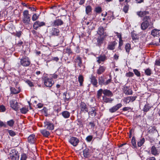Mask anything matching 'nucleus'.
Returning <instances> with one entry per match:
<instances>
[{"instance_id": "f257e3e1", "label": "nucleus", "mask_w": 160, "mask_h": 160, "mask_svg": "<svg viewBox=\"0 0 160 160\" xmlns=\"http://www.w3.org/2000/svg\"><path fill=\"white\" fill-rule=\"evenodd\" d=\"M143 22L141 25V28L143 30L146 29L150 25H152L153 23L151 22V18L149 16H146L142 19Z\"/></svg>"}, {"instance_id": "f03ea898", "label": "nucleus", "mask_w": 160, "mask_h": 160, "mask_svg": "<svg viewBox=\"0 0 160 160\" xmlns=\"http://www.w3.org/2000/svg\"><path fill=\"white\" fill-rule=\"evenodd\" d=\"M22 22L25 24L27 25L30 23V15L29 14L28 10H25L22 12Z\"/></svg>"}, {"instance_id": "7ed1b4c3", "label": "nucleus", "mask_w": 160, "mask_h": 160, "mask_svg": "<svg viewBox=\"0 0 160 160\" xmlns=\"http://www.w3.org/2000/svg\"><path fill=\"white\" fill-rule=\"evenodd\" d=\"M111 79L110 78L106 80V78H104L103 76H101L98 78L99 84L101 85H106L111 82Z\"/></svg>"}, {"instance_id": "20e7f679", "label": "nucleus", "mask_w": 160, "mask_h": 160, "mask_svg": "<svg viewBox=\"0 0 160 160\" xmlns=\"http://www.w3.org/2000/svg\"><path fill=\"white\" fill-rule=\"evenodd\" d=\"M19 157L18 152L14 149L12 150L10 153V158L11 160H18Z\"/></svg>"}, {"instance_id": "39448f33", "label": "nucleus", "mask_w": 160, "mask_h": 160, "mask_svg": "<svg viewBox=\"0 0 160 160\" xmlns=\"http://www.w3.org/2000/svg\"><path fill=\"white\" fill-rule=\"evenodd\" d=\"M21 64L24 67H27L30 64L31 62L28 57H24L20 59Z\"/></svg>"}, {"instance_id": "423d86ee", "label": "nucleus", "mask_w": 160, "mask_h": 160, "mask_svg": "<svg viewBox=\"0 0 160 160\" xmlns=\"http://www.w3.org/2000/svg\"><path fill=\"white\" fill-rule=\"evenodd\" d=\"M54 83V81L51 78L46 77L44 78V84L47 87H51Z\"/></svg>"}, {"instance_id": "0eeeda50", "label": "nucleus", "mask_w": 160, "mask_h": 160, "mask_svg": "<svg viewBox=\"0 0 160 160\" xmlns=\"http://www.w3.org/2000/svg\"><path fill=\"white\" fill-rule=\"evenodd\" d=\"M10 107L16 111H17L19 108L18 102L15 100H12L9 102Z\"/></svg>"}, {"instance_id": "6e6552de", "label": "nucleus", "mask_w": 160, "mask_h": 160, "mask_svg": "<svg viewBox=\"0 0 160 160\" xmlns=\"http://www.w3.org/2000/svg\"><path fill=\"white\" fill-rule=\"evenodd\" d=\"M96 61L98 64L103 63L107 59V58L105 55H100L97 57Z\"/></svg>"}, {"instance_id": "1a4fd4ad", "label": "nucleus", "mask_w": 160, "mask_h": 160, "mask_svg": "<svg viewBox=\"0 0 160 160\" xmlns=\"http://www.w3.org/2000/svg\"><path fill=\"white\" fill-rule=\"evenodd\" d=\"M69 142L73 146L76 147L78 145L79 141L76 137H72L70 138Z\"/></svg>"}, {"instance_id": "9d476101", "label": "nucleus", "mask_w": 160, "mask_h": 160, "mask_svg": "<svg viewBox=\"0 0 160 160\" xmlns=\"http://www.w3.org/2000/svg\"><path fill=\"white\" fill-rule=\"evenodd\" d=\"M122 104L119 103L117 104L115 106H114L109 109V111L111 113H113L117 111L119 108L122 106Z\"/></svg>"}, {"instance_id": "9b49d317", "label": "nucleus", "mask_w": 160, "mask_h": 160, "mask_svg": "<svg viewBox=\"0 0 160 160\" xmlns=\"http://www.w3.org/2000/svg\"><path fill=\"white\" fill-rule=\"evenodd\" d=\"M45 24V23L43 22L37 21L34 23L33 27L35 29L37 30L38 27L44 26Z\"/></svg>"}, {"instance_id": "f8f14e48", "label": "nucleus", "mask_w": 160, "mask_h": 160, "mask_svg": "<svg viewBox=\"0 0 160 160\" xmlns=\"http://www.w3.org/2000/svg\"><path fill=\"white\" fill-rule=\"evenodd\" d=\"M44 127L48 129L52 130L54 129V126L52 123L46 121L44 122Z\"/></svg>"}, {"instance_id": "ddd939ff", "label": "nucleus", "mask_w": 160, "mask_h": 160, "mask_svg": "<svg viewBox=\"0 0 160 160\" xmlns=\"http://www.w3.org/2000/svg\"><path fill=\"white\" fill-rule=\"evenodd\" d=\"M104 29L103 28L100 26L98 28V33L100 35L99 36H104L105 38L107 36V34L106 32H104Z\"/></svg>"}, {"instance_id": "4468645a", "label": "nucleus", "mask_w": 160, "mask_h": 160, "mask_svg": "<svg viewBox=\"0 0 160 160\" xmlns=\"http://www.w3.org/2000/svg\"><path fill=\"white\" fill-rule=\"evenodd\" d=\"M81 110L85 113L88 112V108L86 104L84 102H81L80 104Z\"/></svg>"}, {"instance_id": "2eb2a0df", "label": "nucleus", "mask_w": 160, "mask_h": 160, "mask_svg": "<svg viewBox=\"0 0 160 160\" xmlns=\"http://www.w3.org/2000/svg\"><path fill=\"white\" fill-rule=\"evenodd\" d=\"M90 80L91 82L93 85L96 87H97L98 82L96 77L92 75L90 76Z\"/></svg>"}, {"instance_id": "dca6fc26", "label": "nucleus", "mask_w": 160, "mask_h": 160, "mask_svg": "<svg viewBox=\"0 0 160 160\" xmlns=\"http://www.w3.org/2000/svg\"><path fill=\"white\" fill-rule=\"evenodd\" d=\"M123 90L124 92L127 95H131L132 94V90L128 86H124L123 88Z\"/></svg>"}, {"instance_id": "f3484780", "label": "nucleus", "mask_w": 160, "mask_h": 160, "mask_svg": "<svg viewBox=\"0 0 160 160\" xmlns=\"http://www.w3.org/2000/svg\"><path fill=\"white\" fill-rule=\"evenodd\" d=\"M151 34L154 37H158L160 36V30L155 29L152 31Z\"/></svg>"}, {"instance_id": "a211bd4d", "label": "nucleus", "mask_w": 160, "mask_h": 160, "mask_svg": "<svg viewBox=\"0 0 160 160\" xmlns=\"http://www.w3.org/2000/svg\"><path fill=\"white\" fill-rule=\"evenodd\" d=\"M151 152V154L154 156L158 155L159 153L158 149L154 146L152 147Z\"/></svg>"}, {"instance_id": "6ab92c4d", "label": "nucleus", "mask_w": 160, "mask_h": 160, "mask_svg": "<svg viewBox=\"0 0 160 160\" xmlns=\"http://www.w3.org/2000/svg\"><path fill=\"white\" fill-rule=\"evenodd\" d=\"M60 31L57 28H52L51 31V34L52 35L58 36L59 35Z\"/></svg>"}, {"instance_id": "aec40b11", "label": "nucleus", "mask_w": 160, "mask_h": 160, "mask_svg": "<svg viewBox=\"0 0 160 160\" xmlns=\"http://www.w3.org/2000/svg\"><path fill=\"white\" fill-rule=\"evenodd\" d=\"M63 98L65 102H69L71 100L70 94L68 93L67 92L63 93Z\"/></svg>"}, {"instance_id": "412c9836", "label": "nucleus", "mask_w": 160, "mask_h": 160, "mask_svg": "<svg viewBox=\"0 0 160 160\" xmlns=\"http://www.w3.org/2000/svg\"><path fill=\"white\" fill-rule=\"evenodd\" d=\"M74 62L76 64H77L78 66L81 67L82 66V58L79 56H77L74 59Z\"/></svg>"}, {"instance_id": "4be33fe9", "label": "nucleus", "mask_w": 160, "mask_h": 160, "mask_svg": "<svg viewBox=\"0 0 160 160\" xmlns=\"http://www.w3.org/2000/svg\"><path fill=\"white\" fill-rule=\"evenodd\" d=\"M107 97V96H106L105 95H103L102 96V102L106 103H112L114 99L110 98H108Z\"/></svg>"}, {"instance_id": "5701e85b", "label": "nucleus", "mask_w": 160, "mask_h": 160, "mask_svg": "<svg viewBox=\"0 0 160 160\" xmlns=\"http://www.w3.org/2000/svg\"><path fill=\"white\" fill-rule=\"evenodd\" d=\"M137 15L140 17L144 18L149 14V12L147 11H139L137 12Z\"/></svg>"}, {"instance_id": "b1692460", "label": "nucleus", "mask_w": 160, "mask_h": 160, "mask_svg": "<svg viewBox=\"0 0 160 160\" xmlns=\"http://www.w3.org/2000/svg\"><path fill=\"white\" fill-rule=\"evenodd\" d=\"M106 69V67H105L100 66L97 71V73L98 75L102 74L104 72Z\"/></svg>"}, {"instance_id": "393cba45", "label": "nucleus", "mask_w": 160, "mask_h": 160, "mask_svg": "<svg viewBox=\"0 0 160 160\" xmlns=\"http://www.w3.org/2000/svg\"><path fill=\"white\" fill-rule=\"evenodd\" d=\"M117 44L115 41L111 42L108 44L107 48L110 50H113L115 49V46Z\"/></svg>"}, {"instance_id": "a878e982", "label": "nucleus", "mask_w": 160, "mask_h": 160, "mask_svg": "<svg viewBox=\"0 0 160 160\" xmlns=\"http://www.w3.org/2000/svg\"><path fill=\"white\" fill-rule=\"evenodd\" d=\"M63 24V21L61 19H56L54 21L53 26H61Z\"/></svg>"}, {"instance_id": "bb28decb", "label": "nucleus", "mask_w": 160, "mask_h": 160, "mask_svg": "<svg viewBox=\"0 0 160 160\" xmlns=\"http://www.w3.org/2000/svg\"><path fill=\"white\" fill-rule=\"evenodd\" d=\"M104 95L108 97H112L113 94L112 92L109 90L107 89L103 90Z\"/></svg>"}, {"instance_id": "cd10ccee", "label": "nucleus", "mask_w": 160, "mask_h": 160, "mask_svg": "<svg viewBox=\"0 0 160 160\" xmlns=\"http://www.w3.org/2000/svg\"><path fill=\"white\" fill-rule=\"evenodd\" d=\"M104 36H99L97 39V44L98 46H100L102 43L104 38Z\"/></svg>"}, {"instance_id": "c85d7f7f", "label": "nucleus", "mask_w": 160, "mask_h": 160, "mask_svg": "<svg viewBox=\"0 0 160 160\" xmlns=\"http://www.w3.org/2000/svg\"><path fill=\"white\" fill-rule=\"evenodd\" d=\"M35 139V135L33 134L30 135L28 138V140L29 142L31 143H33Z\"/></svg>"}, {"instance_id": "c756f323", "label": "nucleus", "mask_w": 160, "mask_h": 160, "mask_svg": "<svg viewBox=\"0 0 160 160\" xmlns=\"http://www.w3.org/2000/svg\"><path fill=\"white\" fill-rule=\"evenodd\" d=\"M91 109V111L88 112V114L92 117L95 116L97 114L96 109L94 107H92Z\"/></svg>"}, {"instance_id": "7c9ffc66", "label": "nucleus", "mask_w": 160, "mask_h": 160, "mask_svg": "<svg viewBox=\"0 0 160 160\" xmlns=\"http://www.w3.org/2000/svg\"><path fill=\"white\" fill-rule=\"evenodd\" d=\"M40 132L43 136L48 137L50 135V133L48 131L45 129L41 130Z\"/></svg>"}, {"instance_id": "2f4dec72", "label": "nucleus", "mask_w": 160, "mask_h": 160, "mask_svg": "<svg viewBox=\"0 0 160 160\" xmlns=\"http://www.w3.org/2000/svg\"><path fill=\"white\" fill-rule=\"evenodd\" d=\"M62 116L65 118H69L70 116V113L68 111H64L61 113Z\"/></svg>"}, {"instance_id": "473e14b6", "label": "nucleus", "mask_w": 160, "mask_h": 160, "mask_svg": "<svg viewBox=\"0 0 160 160\" xmlns=\"http://www.w3.org/2000/svg\"><path fill=\"white\" fill-rule=\"evenodd\" d=\"M10 91L11 93L12 94H16L19 93L20 92V90L19 88L16 89L13 87L10 88Z\"/></svg>"}, {"instance_id": "72a5a7b5", "label": "nucleus", "mask_w": 160, "mask_h": 160, "mask_svg": "<svg viewBox=\"0 0 160 160\" xmlns=\"http://www.w3.org/2000/svg\"><path fill=\"white\" fill-rule=\"evenodd\" d=\"M83 154L84 157L85 158H88L90 156L89 149H85L83 151Z\"/></svg>"}, {"instance_id": "f704fd0d", "label": "nucleus", "mask_w": 160, "mask_h": 160, "mask_svg": "<svg viewBox=\"0 0 160 160\" xmlns=\"http://www.w3.org/2000/svg\"><path fill=\"white\" fill-rule=\"evenodd\" d=\"M103 94V90L102 89H100L97 91V97L98 99L100 98L101 96L102 93Z\"/></svg>"}, {"instance_id": "c9c22d12", "label": "nucleus", "mask_w": 160, "mask_h": 160, "mask_svg": "<svg viewBox=\"0 0 160 160\" xmlns=\"http://www.w3.org/2000/svg\"><path fill=\"white\" fill-rule=\"evenodd\" d=\"M78 81L80 83V86H82L84 81V78L82 75H79L78 77Z\"/></svg>"}, {"instance_id": "e433bc0d", "label": "nucleus", "mask_w": 160, "mask_h": 160, "mask_svg": "<svg viewBox=\"0 0 160 160\" xmlns=\"http://www.w3.org/2000/svg\"><path fill=\"white\" fill-rule=\"evenodd\" d=\"M92 8L91 7L90 5H88L86 7V13L88 15H89L91 12Z\"/></svg>"}, {"instance_id": "4c0bfd02", "label": "nucleus", "mask_w": 160, "mask_h": 160, "mask_svg": "<svg viewBox=\"0 0 160 160\" xmlns=\"http://www.w3.org/2000/svg\"><path fill=\"white\" fill-rule=\"evenodd\" d=\"M114 16L113 13L112 12H110L108 14L107 17V20L111 21L114 19Z\"/></svg>"}, {"instance_id": "58836bf2", "label": "nucleus", "mask_w": 160, "mask_h": 160, "mask_svg": "<svg viewBox=\"0 0 160 160\" xmlns=\"http://www.w3.org/2000/svg\"><path fill=\"white\" fill-rule=\"evenodd\" d=\"M28 108L23 107L20 109V111L22 114H26L28 111Z\"/></svg>"}, {"instance_id": "ea45409f", "label": "nucleus", "mask_w": 160, "mask_h": 160, "mask_svg": "<svg viewBox=\"0 0 160 160\" xmlns=\"http://www.w3.org/2000/svg\"><path fill=\"white\" fill-rule=\"evenodd\" d=\"M39 15L37 13L34 14L32 17V19L33 21L37 20L39 18Z\"/></svg>"}, {"instance_id": "a19ab883", "label": "nucleus", "mask_w": 160, "mask_h": 160, "mask_svg": "<svg viewBox=\"0 0 160 160\" xmlns=\"http://www.w3.org/2000/svg\"><path fill=\"white\" fill-rule=\"evenodd\" d=\"M125 48L126 52L128 53L131 49V45L129 43H127L125 45Z\"/></svg>"}, {"instance_id": "79ce46f5", "label": "nucleus", "mask_w": 160, "mask_h": 160, "mask_svg": "<svg viewBox=\"0 0 160 160\" xmlns=\"http://www.w3.org/2000/svg\"><path fill=\"white\" fill-rule=\"evenodd\" d=\"M144 142L145 139L144 138H142L138 142V146L139 147L141 146L144 143Z\"/></svg>"}, {"instance_id": "37998d69", "label": "nucleus", "mask_w": 160, "mask_h": 160, "mask_svg": "<svg viewBox=\"0 0 160 160\" xmlns=\"http://www.w3.org/2000/svg\"><path fill=\"white\" fill-rule=\"evenodd\" d=\"M14 123V121L12 119L10 120L7 122V125L10 127H12Z\"/></svg>"}, {"instance_id": "c03bdc74", "label": "nucleus", "mask_w": 160, "mask_h": 160, "mask_svg": "<svg viewBox=\"0 0 160 160\" xmlns=\"http://www.w3.org/2000/svg\"><path fill=\"white\" fill-rule=\"evenodd\" d=\"M129 5L127 4L123 7L122 9L123 11L125 13H127L129 9Z\"/></svg>"}, {"instance_id": "a18cd8bd", "label": "nucleus", "mask_w": 160, "mask_h": 160, "mask_svg": "<svg viewBox=\"0 0 160 160\" xmlns=\"http://www.w3.org/2000/svg\"><path fill=\"white\" fill-rule=\"evenodd\" d=\"M151 70L150 68H148L145 71V74L148 76H150L151 74Z\"/></svg>"}, {"instance_id": "49530a36", "label": "nucleus", "mask_w": 160, "mask_h": 160, "mask_svg": "<svg viewBox=\"0 0 160 160\" xmlns=\"http://www.w3.org/2000/svg\"><path fill=\"white\" fill-rule=\"evenodd\" d=\"M131 143L133 147V148H135L136 147V144L135 138L133 137L131 140Z\"/></svg>"}, {"instance_id": "de8ad7c7", "label": "nucleus", "mask_w": 160, "mask_h": 160, "mask_svg": "<svg viewBox=\"0 0 160 160\" xmlns=\"http://www.w3.org/2000/svg\"><path fill=\"white\" fill-rule=\"evenodd\" d=\"M133 71L134 72L135 74L138 77H139L141 76V73L140 72L138 71V70L136 69H134L133 70Z\"/></svg>"}, {"instance_id": "09e8293b", "label": "nucleus", "mask_w": 160, "mask_h": 160, "mask_svg": "<svg viewBox=\"0 0 160 160\" xmlns=\"http://www.w3.org/2000/svg\"><path fill=\"white\" fill-rule=\"evenodd\" d=\"M150 108V107L149 106L148 104H146L144 107V108H143V111L144 112H147L149 110Z\"/></svg>"}, {"instance_id": "8fccbe9b", "label": "nucleus", "mask_w": 160, "mask_h": 160, "mask_svg": "<svg viewBox=\"0 0 160 160\" xmlns=\"http://www.w3.org/2000/svg\"><path fill=\"white\" fill-rule=\"evenodd\" d=\"M8 132L9 135L11 136H14L16 135L15 132L12 130H8Z\"/></svg>"}, {"instance_id": "3c124183", "label": "nucleus", "mask_w": 160, "mask_h": 160, "mask_svg": "<svg viewBox=\"0 0 160 160\" xmlns=\"http://www.w3.org/2000/svg\"><path fill=\"white\" fill-rule=\"evenodd\" d=\"M92 138L93 137L92 136L89 135L86 137V139L88 142H89L91 141Z\"/></svg>"}, {"instance_id": "603ef678", "label": "nucleus", "mask_w": 160, "mask_h": 160, "mask_svg": "<svg viewBox=\"0 0 160 160\" xmlns=\"http://www.w3.org/2000/svg\"><path fill=\"white\" fill-rule=\"evenodd\" d=\"M126 76L127 77H132L134 76V74L132 72H129L126 73Z\"/></svg>"}, {"instance_id": "864d4df0", "label": "nucleus", "mask_w": 160, "mask_h": 160, "mask_svg": "<svg viewBox=\"0 0 160 160\" xmlns=\"http://www.w3.org/2000/svg\"><path fill=\"white\" fill-rule=\"evenodd\" d=\"M95 11L97 13H100L102 11L101 8L100 7H97L95 8Z\"/></svg>"}, {"instance_id": "5fc2aeb1", "label": "nucleus", "mask_w": 160, "mask_h": 160, "mask_svg": "<svg viewBox=\"0 0 160 160\" xmlns=\"http://www.w3.org/2000/svg\"><path fill=\"white\" fill-rule=\"evenodd\" d=\"M27 158L26 155L25 154H23L22 155L20 160H26Z\"/></svg>"}, {"instance_id": "6e6d98bb", "label": "nucleus", "mask_w": 160, "mask_h": 160, "mask_svg": "<svg viewBox=\"0 0 160 160\" xmlns=\"http://www.w3.org/2000/svg\"><path fill=\"white\" fill-rule=\"evenodd\" d=\"M26 82L30 86V87H32L33 86V84L32 82H31L29 80H27L26 81Z\"/></svg>"}, {"instance_id": "4d7b16f0", "label": "nucleus", "mask_w": 160, "mask_h": 160, "mask_svg": "<svg viewBox=\"0 0 160 160\" xmlns=\"http://www.w3.org/2000/svg\"><path fill=\"white\" fill-rule=\"evenodd\" d=\"M21 35V32H17L14 34V35L18 37H20Z\"/></svg>"}, {"instance_id": "13d9d810", "label": "nucleus", "mask_w": 160, "mask_h": 160, "mask_svg": "<svg viewBox=\"0 0 160 160\" xmlns=\"http://www.w3.org/2000/svg\"><path fill=\"white\" fill-rule=\"evenodd\" d=\"M119 46L118 48L119 49H121V47L123 44V41L122 39H119Z\"/></svg>"}, {"instance_id": "bf43d9fd", "label": "nucleus", "mask_w": 160, "mask_h": 160, "mask_svg": "<svg viewBox=\"0 0 160 160\" xmlns=\"http://www.w3.org/2000/svg\"><path fill=\"white\" fill-rule=\"evenodd\" d=\"M0 127H7V125L5 124L3 122L0 121Z\"/></svg>"}, {"instance_id": "052dcab7", "label": "nucleus", "mask_w": 160, "mask_h": 160, "mask_svg": "<svg viewBox=\"0 0 160 160\" xmlns=\"http://www.w3.org/2000/svg\"><path fill=\"white\" fill-rule=\"evenodd\" d=\"M5 108L3 105L0 106V110L2 112H4L5 111Z\"/></svg>"}, {"instance_id": "680f3d73", "label": "nucleus", "mask_w": 160, "mask_h": 160, "mask_svg": "<svg viewBox=\"0 0 160 160\" xmlns=\"http://www.w3.org/2000/svg\"><path fill=\"white\" fill-rule=\"evenodd\" d=\"M50 76H51L52 78L53 79H56L58 78V75L56 74L55 73H54L50 75Z\"/></svg>"}, {"instance_id": "e2e57ef3", "label": "nucleus", "mask_w": 160, "mask_h": 160, "mask_svg": "<svg viewBox=\"0 0 160 160\" xmlns=\"http://www.w3.org/2000/svg\"><path fill=\"white\" fill-rule=\"evenodd\" d=\"M155 65L160 66V59L156 60L155 61Z\"/></svg>"}, {"instance_id": "0e129e2a", "label": "nucleus", "mask_w": 160, "mask_h": 160, "mask_svg": "<svg viewBox=\"0 0 160 160\" xmlns=\"http://www.w3.org/2000/svg\"><path fill=\"white\" fill-rule=\"evenodd\" d=\"M130 101L129 97L127 98L125 100V102H126V103H129Z\"/></svg>"}, {"instance_id": "69168bd1", "label": "nucleus", "mask_w": 160, "mask_h": 160, "mask_svg": "<svg viewBox=\"0 0 160 160\" xmlns=\"http://www.w3.org/2000/svg\"><path fill=\"white\" fill-rule=\"evenodd\" d=\"M130 109H131V108L128 107H125L122 108L123 111H127Z\"/></svg>"}, {"instance_id": "338daca9", "label": "nucleus", "mask_w": 160, "mask_h": 160, "mask_svg": "<svg viewBox=\"0 0 160 160\" xmlns=\"http://www.w3.org/2000/svg\"><path fill=\"white\" fill-rule=\"evenodd\" d=\"M130 101L131 102H133L136 99L137 97H133L131 96L129 97Z\"/></svg>"}, {"instance_id": "774afa93", "label": "nucleus", "mask_w": 160, "mask_h": 160, "mask_svg": "<svg viewBox=\"0 0 160 160\" xmlns=\"http://www.w3.org/2000/svg\"><path fill=\"white\" fill-rule=\"evenodd\" d=\"M147 160H156V159L155 157H152L147 158Z\"/></svg>"}]
</instances>
